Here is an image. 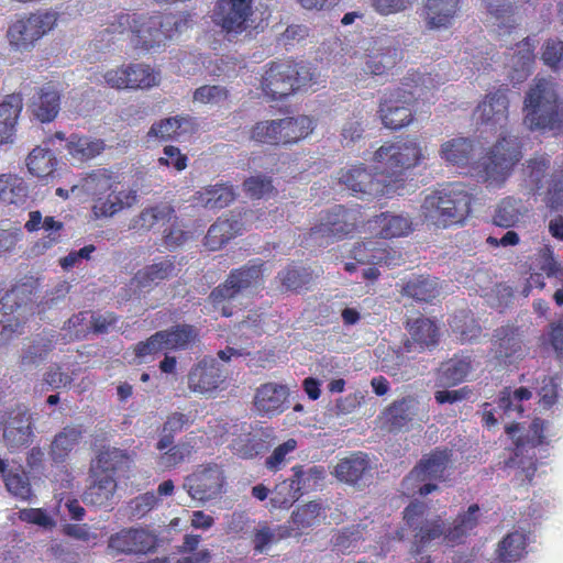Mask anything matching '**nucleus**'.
<instances>
[{
  "instance_id": "b1692460",
  "label": "nucleus",
  "mask_w": 563,
  "mask_h": 563,
  "mask_svg": "<svg viewBox=\"0 0 563 563\" xmlns=\"http://www.w3.org/2000/svg\"><path fill=\"white\" fill-rule=\"evenodd\" d=\"M463 0H426L421 16L430 30L449 29L459 14Z\"/></svg>"
},
{
  "instance_id": "ea45409f",
  "label": "nucleus",
  "mask_w": 563,
  "mask_h": 563,
  "mask_svg": "<svg viewBox=\"0 0 563 563\" xmlns=\"http://www.w3.org/2000/svg\"><path fill=\"white\" fill-rule=\"evenodd\" d=\"M120 176L109 168H98L89 172L82 178V188L95 198L103 197L106 192H111L119 188Z\"/></svg>"
},
{
  "instance_id": "79ce46f5",
  "label": "nucleus",
  "mask_w": 563,
  "mask_h": 563,
  "mask_svg": "<svg viewBox=\"0 0 563 563\" xmlns=\"http://www.w3.org/2000/svg\"><path fill=\"white\" fill-rule=\"evenodd\" d=\"M527 534L512 531L503 537L499 541L496 554L501 563H517L527 553Z\"/></svg>"
},
{
  "instance_id": "4c0bfd02",
  "label": "nucleus",
  "mask_w": 563,
  "mask_h": 563,
  "mask_svg": "<svg viewBox=\"0 0 563 563\" xmlns=\"http://www.w3.org/2000/svg\"><path fill=\"white\" fill-rule=\"evenodd\" d=\"M440 295L437 278L429 275L410 277L401 286V296L418 302H431Z\"/></svg>"
},
{
  "instance_id": "5fc2aeb1",
  "label": "nucleus",
  "mask_w": 563,
  "mask_h": 563,
  "mask_svg": "<svg viewBox=\"0 0 563 563\" xmlns=\"http://www.w3.org/2000/svg\"><path fill=\"white\" fill-rule=\"evenodd\" d=\"M174 209L169 205H157L141 211L134 220L133 228L150 230L158 224L169 222L174 218Z\"/></svg>"
},
{
  "instance_id": "a211bd4d",
  "label": "nucleus",
  "mask_w": 563,
  "mask_h": 563,
  "mask_svg": "<svg viewBox=\"0 0 563 563\" xmlns=\"http://www.w3.org/2000/svg\"><path fill=\"white\" fill-rule=\"evenodd\" d=\"M372 174L363 164L353 165L339 176V184L355 195L383 196L390 192L394 184L385 176Z\"/></svg>"
},
{
  "instance_id": "2eb2a0df",
  "label": "nucleus",
  "mask_w": 563,
  "mask_h": 563,
  "mask_svg": "<svg viewBox=\"0 0 563 563\" xmlns=\"http://www.w3.org/2000/svg\"><path fill=\"white\" fill-rule=\"evenodd\" d=\"M254 0H218L213 22L227 37H236L250 27Z\"/></svg>"
},
{
  "instance_id": "338daca9",
  "label": "nucleus",
  "mask_w": 563,
  "mask_h": 563,
  "mask_svg": "<svg viewBox=\"0 0 563 563\" xmlns=\"http://www.w3.org/2000/svg\"><path fill=\"white\" fill-rule=\"evenodd\" d=\"M89 313L90 311L78 312L66 320L63 329L68 341L86 339L91 333Z\"/></svg>"
},
{
  "instance_id": "f704fd0d",
  "label": "nucleus",
  "mask_w": 563,
  "mask_h": 563,
  "mask_svg": "<svg viewBox=\"0 0 563 563\" xmlns=\"http://www.w3.org/2000/svg\"><path fill=\"white\" fill-rule=\"evenodd\" d=\"M0 473L7 492L23 501L31 499L32 486L22 466H8L7 462L0 457Z\"/></svg>"
},
{
  "instance_id": "4be33fe9",
  "label": "nucleus",
  "mask_w": 563,
  "mask_h": 563,
  "mask_svg": "<svg viewBox=\"0 0 563 563\" xmlns=\"http://www.w3.org/2000/svg\"><path fill=\"white\" fill-rule=\"evenodd\" d=\"M33 435V416L31 411L23 406L12 408L3 428L5 445L11 450L21 449L32 442Z\"/></svg>"
},
{
  "instance_id": "6ab92c4d",
  "label": "nucleus",
  "mask_w": 563,
  "mask_h": 563,
  "mask_svg": "<svg viewBox=\"0 0 563 563\" xmlns=\"http://www.w3.org/2000/svg\"><path fill=\"white\" fill-rule=\"evenodd\" d=\"M225 382L227 373L213 357L206 356L188 372V389L192 394L212 396Z\"/></svg>"
},
{
  "instance_id": "0eeeda50",
  "label": "nucleus",
  "mask_w": 563,
  "mask_h": 563,
  "mask_svg": "<svg viewBox=\"0 0 563 563\" xmlns=\"http://www.w3.org/2000/svg\"><path fill=\"white\" fill-rule=\"evenodd\" d=\"M423 158L420 144L413 139L387 142L374 153V162L379 164V175L389 178L394 188L404 183V173L421 163Z\"/></svg>"
},
{
  "instance_id": "49530a36",
  "label": "nucleus",
  "mask_w": 563,
  "mask_h": 563,
  "mask_svg": "<svg viewBox=\"0 0 563 563\" xmlns=\"http://www.w3.org/2000/svg\"><path fill=\"white\" fill-rule=\"evenodd\" d=\"M199 201L209 210L227 208L235 200V192L231 186L224 184L210 185L198 191Z\"/></svg>"
},
{
  "instance_id": "680f3d73",
  "label": "nucleus",
  "mask_w": 563,
  "mask_h": 563,
  "mask_svg": "<svg viewBox=\"0 0 563 563\" xmlns=\"http://www.w3.org/2000/svg\"><path fill=\"white\" fill-rule=\"evenodd\" d=\"M276 122L277 120L257 121L250 130V140L257 144L280 146V134Z\"/></svg>"
},
{
  "instance_id": "aec40b11",
  "label": "nucleus",
  "mask_w": 563,
  "mask_h": 563,
  "mask_svg": "<svg viewBox=\"0 0 563 563\" xmlns=\"http://www.w3.org/2000/svg\"><path fill=\"white\" fill-rule=\"evenodd\" d=\"M350 256L358 265L394 268L404 264L400 251H396L385 242L374 240L356 242Z\"/></svg>"
},
{
  "instance_id": "4468645a",
  "label": "nucleus",
  "mask_w": 563,
  "mask_h": 563,
  "mask_svg": "<svg viewBox=\"0 0 563 563\" xmlns=\"http://www.w3.org/2000/svg\"><path fill=\"white\" fill-rule=\"evenodd\" d=\"M415 93L405 88H394L384 93L377 114L385 128L398 131L413 121Z\"/></svg>"
},
{
  "instance_id": "1a4fd4ad",
  "label": "nucleus",
  "mask_w": 563,
  "mask_h": 563,
  "mask_svg": "<svg viewBox=\"0 0 563 563\" xmlns=\"http://www.w3.org/2000/svg\"><path fill=\"white\" fill-rule=\"evenodd\" d=\"M452 457L453 450L449 448H435L429 454H424L409 475L402 479L401 485L406 494L426 496L437 490L439 488L437 484L426 482L443 481L444 472L450 467Z\"/></svg>"
},
{
  "instance_id": "412c9836",
  "label": "nucleus",
  "mask_w": 563,
  "mask_h": 563,
  "mask_svg": "<svg viewBox=\"0 0 563 563\" xmlns=\"http://www.w3.org/2000/svg\"><path fill=\"white\" fill-rule=\"evenodd\" d=\"M508 88L501 87L489 91L475 108L482 124L497 131L507 126L509 119Z\"/></svg>"
},
{
  "instance_id": "774afa93",
  "label": "nucleus",
  "mask_w": 563,
  "mask_h": 563,
  "mask_svg": "<svg viewBox=\"0 0 563 563\" xmlns=\"http://www.w3.org/2000/svg\"><path fill=\"white\" fill-rule=\"evenodd\" d=\"M301 496L302 494L299 493V488L294 487L288 479H285L276 484L273 493H271L269 503L273 504L275 508L287 509Z\"/></svg>"
},
{
  "instance_id": "3c124183",
  "label": "nucleus",
  "mask_w": 563,
  "mask_h": 563,
  "mask_svg": "<svg viewBox=\"0 0 563 563\" xmlns=\"http://www.w3.org/2000/svg\"><path fill=\"white\" fill-rule=\"evenodd\" d=\"M292 473L294 475L288 478V482L291 483L294 487H298L299 494L301 495L308 490L314 489L324 478V468L322 466H309L305 470L303 466L296 465L292 467Z\"/></svg>"
},
{
  "instance_id": "2f4dec72",
  "label": "nucleus",
  "mask_w": 563,
  "mask_h": 563,
  "mask_svg": "<svg viewBox=\"0 0 563 563\" xmlns=\"http://www.w3.org/2000/svg\"><path fill=\"white\" fill-rule=\"evenodd\" d=\"M30 107L35 119L53 122L60 111V92L52 84H46L36 91Z\"/></svg>"
},
{
  "instance_id": "c9c22d12",
  "label": "nucleus",
  "mask_w": 563,
  "mask_h": 563,
  "mask_svg": "<svg viewBox=\"0 0 563 563\" xmlns=\"http://www.w3.org/2000/svg\"><path fill=\"white\" fill-rule=\"evenodd\" d=\"M82 429L80 426H66L54 435L49 448V456L55 464H63L75 446L81 441Z\"/></svg>"
},
{
  "instance_id": "39448f33",
  "label": "nucleus",
  "mask_w": 563,
  "mask_h": 563,
  "mask_svg": "<svg viewBox=\"0 0 563 563\" xmlns=\"http://www.w3.org/2000/svg\"><path fill=\"white\" fill-rule=\"evenodd\" d=\"M264 272L265 262L260 258L249 260L240 268L231 269L225 280L209 294V303L222 317H231L232 307L230 301L235 299L242 290L262 285L264 283Z\"/></svg>"
},
{
  "instance_id": "ddd939ff",
  "label": "nucleus",
  "mask_w": 563,
  "mask_h": 563,
  "mask_svg": "<svg viewBox=\"0 0 563 563\" xmlns=\"http://www.w3.org/2000/svg\"><path fill=\"white\" fill-rule=\"evenodd\" d=\"M56 21L57 14L52 11L35 12L15 20L7 31L9 45L15 51L31 49L36 41L55 27Z\"/></svg>"
},
{
  "instance_id": "20e7f679",
  "label": "nucleus",
  "mask_w": 563,
  "mask_h": 563,
  "mask_svg": "<svg viewBox=\"0 0 563 563\" xmlns=\"http://www.w3.org/2000/svg\"><path fill=\"white\" fill-rule=\"evenodd\" d=\"M523 123L531 131H560L563 128V108L555 85L538 79L523 98Z\"/></svg>"
},
{
  "instance_id": "dca6fc26",
  "label": "nucleus",
  "mask_w": 563,
  "mask_h": 563,
  "mask_svg": "<svg viewBox=\"0 0 563 563\" xmlns=\"http://www.w3.org/2000/svg\"><path fill=\"white\" fill-rule=\"evenodd\" d=\"M158 545V538L150 529L143 527H125L110 536L108 553L119 555H146L153 553Z\"/></svg>"
},
{
  "instance_id": "f257e3e1",
  "label": "nucleus",
  "mask_w": 563,
  "mask_h": 563,
  "mask_svg": "<svg viewBox=\"0 0 563 563\" xmlns=\"http://www.w3.org/2000/svg\"><path fill=\"white\" fill-rule=\"evenodd\" d=\"M102 35L117 36L131 33L134 48L151 52L166 45V42L189 26L187 12L129 13L120 12L101 20Z\"/></svg>"
},
{
  "instance_id": "5701e85b",
  "label": "nucleus",
  "mask_w": 563,
  "mask_h": 563,
  "mask_svg": "<svg viewBox=\"0 0 563 563\" xmlns=\"http://www.w3.org/2000/svg\"><path fill=\"white\" fill-rule=\"evenodd\" d=\"M175 257L166 256L140 268L130 280L134 291L150 292L165 280L176 276Z\"/></svg>"
},
{
  "instance_id": "0e129e2a",
  "label": "nucleus",
  "mask_w": 563,
  "mask_h": 563,
  "mask_svg": "<svg viewBox=\"0 0 563 563\" xmlns=\"http://www.w3.org/2000/svg\"><path fill=\"white\" fill-rule=\"evenodd\" d=\"M520 214L518 201L507 197L499 201L493 216V223L508 229L519 222Z\"/></svg>"
},
{
  "instance_id": "37998d69",
  "label": "nucleus",
  "mask_w": 563,
  "mask_h": 563,
  "mask_svg": "<svg viewBox=\"0 0 563 563\" xmlns=\"http://www.w3.org/2000/svg\"><path fill=\"white\" fill-rule=\"evenodd\" d=\"M412 343L419 346V350L435 346L439 343V328L435 322L429 318H418L407 322Z\"/></svg>"
},
{
  "instance_id": "58836bf2",
  "label": "nucleus",
  "mask_w": 563,
  "mask_h": 563,
  "mask_svg": "<svg viewBox=\"0 0 563 563\" xmlns=\"http://www.w3.org/2000/svg\"><path fill=\"white\" fill-rule=\"evenodd\" d=\"M241 223L235 218H219L209 227L205 244L210 251H219L240 234Z\"/></svg>"
},
{
  "instance_id": "e2e57ef3",
  "label": "nucleus",
  "mask_w": 563,
  "mask_h": 563,
  "mask_svg": "<svg viewBox=\"0 0 563 563\" xmlns=\"http://www.w3.org/2000/svg\"><path fill=\"white\" fill-rule=\"evenodd\" d=\"M531 390L526 387H520L512 393H510L509 389H506L499 395L497 409H499L504 416H509L512 411H517L518 415L521 416L523 408L520 402L522 400L531 399Z\"/></svg>"
},
{
  "instance_id": "9b49d317",
  "label": "nucleus",
  "mask_w": 563,
  "mask_h": 563,
  "mask_svg": "<svg viewBox=\"0 0 563 563\" xmlns=\"http://www.w3.org/2000/svg\"><path fill=\"white\" fill-rule=\"evenodd\" d=\"M227 485L225 473L222 466L208 462L194 467L185 477L183 489L192 500L207 504L221 497Z\"/></svg>"
},
{
  "instance_id": "72a5a7b5",
  "label": "nucleus",
  "mask_w": 563,
  "mask_h": 563,
  "mask_svg": "<svg viewBox=\"0 0 563 563\" xmlns=\"http://www.w3.org/2000/svg\"><path fill=\"white\" fill-rule=\"evenodd\" d=\"M279 134H282V146L287 147L297 144L314 130L313 120L306 114L285 117L277 119Z\"/></svg>"
},
{
  "instance_id": "423d86ee",
  "label": "nucleus",
  "mask_w": 563,
  "mask_h": 563,
  "mask_svg": "<svg viewBox=\"0 0 563 563\" xmlns=\"http://www.w3.org/2000/svg\"><path fill=\"white\" fill-rule=\"evenodd\" d=\"M311 80L309 69L295 60L268 62L260 88L269 100H283Z\"/></svg>"
},
{
  "instance_id": "a19ab883",
  "label": "nucleus",
  "mask_w": 563,
  "mask_h": 563,
  "mask_svg": "<svg viewBox=\"0 0 563 563\" xmlns=\"http://www.w3.org/2000/svg\"><path fill=\"white\" fill-rule=\"evenodd\" d=\"M66 150L74 159L85 163L98 157L104 150V143L101 139L71 134L70 137L66 139Z\"/></svg>"
},
{
  "instance_id": "473e14b6",
  "label": "nucleus",
  "mask_w": 563,
  "mask_h": 563,
  "mask_svg": "<svg viewBox=\"0 0 563 563\" xmlns=\"http://www.w3.org/2000/svg\"><path fill=\"white\" fill-rule=\"evenodd\" d=\"M23 110V97L14 92L0 102V143L12 142L15 126Z\"/></svg>"
},
{
  "instance_id": "f8f14e48",
  "label": "nucleus",
  "mask_w": 563,
  "mask_h": 563,
  "mask_svg": "<svg viewBox=\"0 0 563 563\" xmlns=\"http://www.w3.org/2000/svg\"><path fill=\"white\" fill-rule=\"evenodd\" d=\"M107 87L118 90H148L158 87L161 71L143 62H130L102 75Z\"/></svg>"
},
{
  "instance_id": "4d7b16f0",
  "label": "nucleus",
  "mask_w": 563,
  "mask_h": 563,
  "mask_svg": "<svg viewBox=\"0 0 563 563\" xmlns=\"http://www.w3.org/2000/svg\"><path fill=\"white\" fill-rule=\"evenodd\" d=\"M483 7L486 9L490 19H495L500 27L511 30L514 27V15L516 7L509 0H483Z\"/></svg>"
},
{
  "instance_id": "a18cd8bd",
  "label": "nucleus",
  "mask_w": 563,
  "mask_h": 563,
  "mask_svg": "<svg viewBox=\"0 0 563 563\" xmlns=\"http://www.w3.org/2000/svg\"><path fill=\"white\" fill-rule=\"evenodd\" d=\"M473 153V143L468 139H451L441 145L440 155L452 166H466Z\"/></svg>"
},
{
  "instance_id": "6e6d98bb",
  "label": "nucleus",
  "mask_w": 563,
  "mask_h": 563,
  "mask_svg": "<svg viewBox=\"0 0 563 563\" xmlns=\"http://www.w3.org/2000/svg\"><path fill=\"white\" fill-rule=\"evenodd\" d=\"M279 284L285 291H299L307 287L311 280V273L308 268L299 267L295 263L289 264L277 275Z\"/></svg>"
},
{
  "instance_id": "864d4df0",
  "label": "nucleus",
  "mask_w": 563,
  "mask_h": 563,
  "mask_svg": "<svg viewBox=\"0 0 563 563\" xmlns=\"http://www.w3.org/2000/svg\"><path fill=\"white\" fill-rule=\"evenodd\" d=\"M448 77L441 76L439 73L407 70L402 78V85L409 89H420L419 97L423 95V90L437 89L444 84Z\"/></svg>"
},
{
  "instance_id": "393cba45",
  "label": "nucleus",
  "mask_w": 563,
  "mask_h": 563,
  "mask_svg": "<svg viewBox=\"0 0 563 563\" xmlns=\"http://www.w3.org/2000/svg\"><path fill=\"white\" fill-rule=\"evenodd\" d=\"M288 389L285 385L268 382L256 389L254 407L260 415L277 416L287 408Z\"/></svg>"
},
{
  "instance_id": "9d476101",
  "label": "nucleus",
  "mask_w": 563,
  "mask_h": 563,
  "mask_svg": "<svg viewBox=\"0 0 563 563\" xmlns=\"http://www.w3.org/2000/svg\"><path fill=\"white\" fill-rule=\"evenodd\" d=\"M360 212L335 205L331 209L322 210L317 222L309 229V238L321 243H334L352 238L357 232Z\"/></svg>"
},
{
  "instance_id": "c756f323",
  "label": "nucleus",
  "mask_w": 563,
  "mask_h": 563,
  "mask_svg": "<svg viewBox=\"0 0 563 563\" xmlns=\"http://www.w3.org/2000/svg\"><path fill=\"white\" fill-rule=\"evenodd\" d=\"M371 461L363 452H355L351 456L339 460L334 466V476L346 485H360L364 476L371 471Z\"/></svg>"
},
{
  "instance_id": "c03bdc74",
  "label": "nucleus",
  "mask_w": 563,
  "mask_h": 563,
  "mask_svg": "<svg viewBox=\"0 0 563 563\" xmlns=\"http://www.w3.org/2000/svg\"><path fill=\"white\" fill-rule=\"evenodd\" d=\"M29 189L22 177L13 174L0 175V201L22 206L26 202Z\"/></svg>"
},
{
  "instance_id": "f03ea898",
  "label": "nucleus",
  "mask_w": 563,
  "mask_h": 563,
  "mask_svg": "<svg viewBox=\"0 0 563 563\" xmlns=\"http://www.w3.org/2000/svg\"><path fill=\"white\" fill-rule=\"evenodd\" d=\"M429 507L422 501H412L404 509V520L413 536V544L420 551L434 540L443 538V541L453 545L460 544L463 538L478 525L479 506L472 504L467 511L462 512L453 520L452 526L446 527L440 516L427 518Z\"/></svg>"
},
{
  "instance_id": "7ed1b4c3",
  "label": "nucleus",
  "mask_w": 563,
  "mask_h": 563,
  "mask_svg": "<svg viewBox=\"0 0 563 563\" xmlns=\"http://www.w3.org/2000/svg\"><path fill=\"white\" fill-rule=\"evenodd\" d=\"M473 196L460 183H451L426 196L421 210L426 221L435 228L463 225L472 212Z\"/></svg>"
},
{
  "instance_id": "f3484780",
  "label": "nucleus",
  "mask_w": 563,
  "mask_h": 563,
  "mask_svg": "<svg viewBox=\"0 0 563 563\" xmlns=\"http://www.w3.org/2000/svg\"><path fill=\"white\" fill-rule=\"evenodd\" d=\"M402 59L404 53L395 44L374 42L373 46L367 48L361 58L358 76L373 78L389 76Z\"/></svg>"
},
{
  "instance_id": "bb28decb",
  "label": "nucleus",
  "mask_w": 563,
  "mask_h": 563,
  "mask_svg": "<svg viewBox=\"0 0 563 563\" xmlns=\"http://www.w3.org/2000/svg\"><path fill=\"white\" fill-rule=\"evenodd\" d=\"M495 344L493 351L499 364H511L522 352V339L519 328L503 325L495 330Z\"/></svg>"
},
{
  "instance_id": "603ef678",
  "label": "nucleus",
  "mask_w": 563,
  "mask_h": 563,
  "mask_svg": "<svg viewBox=\"0 0 563 563\" xmlns=\"http://www.w3.org/2000/svg\"><path fill=\"white\" fill-rule=\"evenodd\" d=\"M167 350H185L197 339V329L190 324H178L166 330H159Z\"/></svg>"
},
{
  "instance_id": "c85d7f7f",
  "label": "nucleus",
  "mask_w": 563,
  "mask_h": 563,
  "mask_svg": "<svg viewBox=\"0 0 563 563\" xmlns=\"http://www.w3.org/2000/svg\"><path fill=\"white\" fill-rule=\"evenodd\" d=\"M90 484L82 493V503L95 507H109L118 490V482L112 475H89Z\"/></svg>"
},
{
  "instance_id": "de8ad7c7",
  "label": "nucleus",
  "mask_w": 563,
  "mask_h": 563,
  "mask_svg": "<svg viewBox=\"0 0 563 563\" xmlns=\"http://www.w3.org/2000/svg\"><path fill=\"white\" fill-rule=\"evenodd\" d=\"M56 165V156L46 147L36 146L26 157L27 170L37 178H45L53 175Z\"/></svg>"
},
{
  "instance_id": "a878e982",
  "label": "nucleus",
  "mask_w": 563,
  "mask_h": 563,
  "mask_svg": "<svg viewBox=\"0 0 563 563\" xmlns=\"http://www.w3.org/2000/svg\"><path fill=\"white\" fill-rule=\"evenodd\" d=\"M137 202V191L133 189H114L103 197L93 199L92 213L96 218H109L130 209Z\"/></svg>"
},
{
  "instance_id": "cd10ccee",
  "label": "nucleus",
  "mask_w": 563,
  "mask_h": 563,
  "mask_svg": "<svg viewBox=\"0 0 563 563\" xmlns=\"http://www.w3.org/2000/svg\"><path fill=\"white\" fill-rule=\"evenodd\" d=\"M129 461L130 455L125 450L103 445L91 460L89 476H114Z\"/></svg>"
},
{
  "instance_id": "6e6552de",
  "label": "nucleus",
  "mask_w": 563,
  "mask_h": 563,
  "mask_svg": "<svg viewBox=\"0 0 563 563\" xmlns=\"http://www.w3.org/2000/svg\"><path fill=\"white\" fill-rule=\"evenodd\" d=\"M522 157L518 137L501 136L488 154L482 157L477 172L484 184L500 187Z\"/></svg>"
},
{
  "instance_id": "e433bc0d",
  "label": "nucleus",
  "mask_w": 563,
  "mask_h": 563,
  "mask_svg": "<svg viewBox=\"0 0 563 563\" xmlns=\"http://www.w3.org/2000/svg\"><path fill=\"white\" fill-rule=\"evenodd\" d=\"M377 234L384 240L405 236L412 232V222L409 217L382 212L373 219Z\"/></svg>"
},
{
  "instance_id": "09e8293b",
  "label": "nucleus",
  "mask_w": 563,
  "mask_h": 563,
  "mask_svg": "<svg viewBox=\"0 0 563 563\" xmlns=\"http://www.w3.org/2000/svg\"><path fill=\"white\" fill-rule=\"evenodd\" d=\"M192 445L189 442L181 441L177 444L158 450L159 454L156 457L157 467L162 471H170L189 459L192 454Z\"/></svg>"
},
{
  "instance_id": "bf43d9fd",
  "label": "nucleus",
  "mask_w": 563,
  "mask_h": 563,
  "mask_svg": "<svg viewBox=\"0 0 563 563\" xmlns=\"http://www.w3.org/2000/svg\"><path fill=\"white\" fill-rule=\"evenodd\" d=\"M450 327L461 342H472L479 338L482 328L470 312L454 314Z\"/></svg>"
},
{
  "instance_id": "13d9d810",
  "label": "nucleus",
  "mask_w": 563,
  "mask_h": 563,
  "mask_svg": "<svg viewBox=\"0 0 563 563\" xmlns=\"http://www.w3.org/2000/svg\"><path fill=\"white\" fill-rule=\"evenodd\" d=\"M324 507L320 501H308L292 512V521L296 528L307 529L319 525L324 516Z\"/></svg>"
},
{
  "instance_id": "7c9ffc66",
  "label": "nucleus",
  "mask_w": 563,
  "mask_h": 563,
  "mask_svg": "<svg viewBox=\"0 0 563 563\" xmlns=\"http://www.w3.org/2000/svg\"><path fill=\"white\" fill-rule=\"evenodd\" d=\"M473 369L472 357L470 355L454 354L448 362L442 363L438 377H435V386L450 388L467 380Z\"/></svg>"
},
{
  "instance_id": "69168bd1",
  "label": "nucleus",
  "mask_w": 563,
  "mask_h": 563,
  "mask_svg": "<svg viewBox=\"0 0 563 563\" xmlns=\"http://www.w3.org/2000/svg\"><path fill=\"white\" fill-rule=\"evenodd\" d=\"M185 122H188V119L179 115L161 120L151 126L148 135L161 140L176 139L180 135Z\"/></svg>"
},
{
  "instance_id": "8fccbe9b",
  "label": "nucleus",
  "mask_w": 563,
  "mask_h": 563,
  "mask_svg": "<svg viewBox=\"0 0 563 563\" xmlns=\"http://www.w3.org/2000/svg\"><path fill=\"white\" fill-rule=\"evenodd\" d=\"M192 423L189 415L181 412H172L163 422L159 440L156 443L157 450H164L174 442L175 434L181 432L184 429Z\"/></svg>"
},
{
  "instance_id": "052dcab7",
  "label": "nucleus",
  "mask_w": 563,
  "mask_h": 563,
  "mask_svg": "<svg viewBox=\"0 0 563 563\" xmlns=\"http://www.w3.org/2000/svg\"><path fill=\"white\" fill-rule=\"evenodd\" d=\"M536 40L527 36L522 38L512 53V68L517 71L529 73L532 64L536 62Z\"/></svg>"
}]
</instances>
